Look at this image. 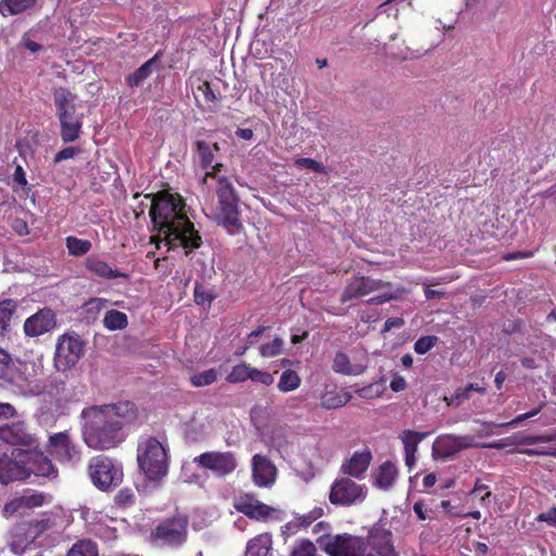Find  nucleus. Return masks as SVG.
<instances>
[{
	"instance_id": "f257e3e1",
	"label": "nucleus",
	"mask_w": 556,
	"mask_h": 556,
	"mask_svg": "<svg viewBox=\"0 0 556 556\" xmlns=\"http://www.w3.org/2000/svg\"><path fill=\"white\" fill-rule=\"evenodd\" d=\"M81 437L92 450L116 447L125 440L124 427L136 418V406L126 401L115 404L89 406L81 410Z\"/></svg>"
},
{
	"instance_id": "f03ea898",
	"label": "nucleus",
	"mask_w": 556,
	"mask_h": 556,
	"mask_svg": "<svg viewBox=\"0 0 556 556\" xmlns=\"http://www.w3.org/2000/svg\"><path fill=\"white\" fill-rule=\"evenodd\" d=\"M185 207L179 194L161 191L152 197L149 214L153 228L164 233L167 243L181 245L188 255L201 247L202 238L186 215Z\"/></svg>"
},
{
	"instance_id": "7ed1b4c3",
	"label": "nucleus",
	"mask_w": 556,
	"mask_h": 556,
	"mask_svg": "<svg viewBox=\"0 0 556 556\" xmlns=\"http://www.w3.org/2000/svg\"><path fill=\"white\" fill-rule=\"evenodd\" d=\"M56 115L60 121V136L64 143H72L79 139L84 114L76 111V96L68 89L60 87L53 92Z\"/></svg>"
},
{
	"instance_id": "20e7f679",
	"label": "nucleus",
	"mask_w": 556,
	"mask_h": 556,
	"mask_svg": "<svg viewBox=\"0 0 556 556\" xmlns=\"http://www.w3.org/2000/svg\"><path fill=\"white\" fill-rule=\"evenodd\" d=\"M139 469L150 481H160L168 473V454L154 437L140 442L137 448Z\"/></svg>"
},
{
	"instance_id": "39448f33",
	"label": "nucleus",
	"mask_w": 556,
	"mask_h": 556,
	"mask_svg": "<svg viewBox=\"0 0 556 556\" xmlns=\"http://www.w3.org/2000/svg\"><path fill=\"white\" fill-rule=\"evenodd\" d=\"M216 195V217L219 223L230 235L242 232L244 227L240 220L239 197L227 177L218 178Z\"/></svg>"
},
{
	"instance_id": "423d86ee",
	"label": "nucleus",
	"mask_w": 556,
	"mask_h": 556,
	"mask_svg": "<svg viewBox=\"0 0 556 556\" xmlns=\"http://www.w3.org/2000/svg\"><path fill=\"white\" fill-rule=\"evenodd\" d=\"M152 535L163 545L178 548L188 540L189 517L184 514H177L165 518L159 522L152 531Z\"/></svg>"
},
{
	"instance_id": "0eeeda50",
	"label": "nucleus",
	"mask_w": 556,
	"mask_h": 556,
	"mask_svg": "<svg viewBox=\"0 0 556 556\" xmlns=\"http://www.w3.org/2000/svg\"><path fill=\"white\" fill-rule=\"evenodd\" d=\"M88 472L92 483L101 491H108L122 482L123 469L113 459L105 455H98L90 459Z\"/></svg>"
},
{
	"instance_id": "6e6552de",
	"label": "nucleus",
	"mask_w": 556,
	"mask_h": 556,
	"mask_svg": "<svg viewBox=\"0 0 556 556\" xmlns=\"http://www.w3.org/2000/svg\"><path fill=\"white\" fill-rule=\"evenodd\" d=\"M358 556H400L392 541V532L383 527H374L362 538Z\"/></svg>"
},
{
	"instance_id": "1a4fd4ad",
	"label": "nucleus",
	"mask_w": 556,
	"mask_h": 556,
	"mask_svg": "<svg viewBox=\"0 0 556 556\" xmlns=\"http://www.w3.org/2000/svg\"><path fill=\"white\" fill-rule=\"evenodd\" d=\"M193 463L200 468L211 471L215 477L225 478L231 475L237 466V457L233 452L208 451L193 458Z\"/></svg>"
},
{
	"instance_id": "9d476101",
	"label": "nucleus",
	"mask_w": 556,
	"mask_h": 556,
	"mask_svg": "<svg viewBox=\"0 0 556 556\" xmlns=\"http://www.w3.org/2000/svg\"><path fill=\"white\" fill-rule=\"evenodd\" d=\"M84 350L85 343L78 334H62L56 343L55 367L62 371L71 369L84 355Z\"/></svg>"
},
{
	"instance_id": "9b49d317",
	"label": "nucleus",
	"mask_w": 556,
	"mask_h": 556,
	"mask_svg": "<svg viewBox=\"0 0 556 556\" xmlns=\"http://www.w3.org/2000/svg\"><path fill=\"white\" fill-rule=\"evenodd\" d=\"M23 465L26 469L27 479L31 476L47 481H53L59 477V470L52 460L40 451L22 448Z\"/></svg>"
},
{
	"instance_id": "f8f14e48",
	"label": "nucleus",
	"mask_w": 556,
	"mask_h": 556,
	"mask_svg": "<svg viewBox=\"0 0 556 556\" xmlns=\"http://www.w3.org/2000/svg\"><path fill=\"white\" fill-rule=\"evenodd\" d=\"M367 489L350 478L337 479L329 492V501L333 505L351 506L365 500Z\"/></svg>"
},
{
	"instance_id": "ddd939ff",
	"label": "nucleus",
	"mask_w": 556,
	"mask_h": 556,
	"mask_svg": "<svg viewBox=\"0 0 556 556\" xmlns=\"http://www.w3.org/2000/svg\"><path fill=\"white\" fill-rule=\"evenodd\" d=\"M317 543L329 556H358L359 543L362 536H354L349 533L330 535L328 533L320 535Z\"/></svg>"
},
{
	"instance_id": "4468645a",
	"label": "nucleus",
	"mask_w": 556,
	"mask_h": 556,
	"mask_svg": "<svg viewBox=\"0 0 556 556\" xmlns=\"http://www.w3.org/2000/svg\"><path fill=\"white\" fill-rule=\"evenodd\" d=\"M47 452L60 463H76L81 458L80 447L68 431L53 433L48 439Z\"/></svg>"
},
{
	"instance_id": "2eb2a0df",
	"label": "nucleus",
	"mask_w": 556,
	"mask_h": 556,
	"mask_svg": "<svg viewBox=\"0 0 556 556\" xmlns=\"http://www.w3.org/2000/svg\"><path fill=\"white\" fill-rule=\"evenodd\" d=\"M390 286V282H386L380 279H372L366 276H355L349 279L340 298V302L344 304L353 299L365 296L371 292L389 288Z\"/></svg>"
},
{
	"instance_id": "dca6fc26",
	"label": "nucleus",
	"mask_w": 556,
	"mask_h": 556,
	"mask_svg": "<svg viewBox=\"0 0 556 556\" xmlns=\"http://www.w3.org/2000/svg\"><path fill=\"white\" fill-rule=\"evenodd\" d=\"M22 448L12 450L11 454L0 455V484L8 485L14 481L27 480V471L23 465Z\"/></svg>"
},
{
	"instance_id": "f3484780",
	"label": "nucleus",
	"mask_w": 556,
	"mask_h": 556,
	"mask_svg": "<svg viewBox=\"0 0 556 556\" xmlns=\"http://www.w3.org/2000/svg\"><path fill=\"white\" fill-rule=\"evenodd\" d=\"M0 441L12 446L31 447L36 439L25 421H12L0 425Z\"/></svg>"
},
{
	"instance_id": "a211bd4d",
	"label": "nucleus",
	"mask_w": 556,
	"mask_h": 556,
	"mask_svg": "<svg viewBox=\"0 0 556 556\" xmlns=\"http://www.w3.org/2000/svg\"><path fill=\"white\" fill-rule=\"evenodd\" d=\"M55 326L56 315L54 311L43 307L26 318L23 329L26 337L35 338L50 332Z\"/></svg>"
},
{
	"instance_id": "6ab92c4d",
	"label": "nucleus",
	"mask_w": 556,
	"mask_h": 556,
	"mask_svg": "<svg viewBox=\"0 0 556 556\" xmlns=\"http://www.w3.org/2000/svg\"><path fill=\"white\" fill-rule=\"evenodd\" d=\"M277 475L276 466L266 457L256 454L252 458V478L257 486H270Z\"/></svg>"
},
{
	"instance_id": "aec40b11",
	"label": "nucleus",
	"mask_w": 556,
	"mask_h": 556,
	"mask_svg": "<svg viewBox=\"0 0 556 556\" xmlns=\"http://www.w3.org/2000/svg\"><path fill=\"white\" fill-rule=\"evenodd\" d=\"M371 458L372 457L369 450L355 452L350 459L343 463L341 470L345 475L361 478L368 469Z\"/></svg>"
},
{
	"instance_id": "412c9836",
	"label": "nucleus",
	"mask_w": 556,
	"mask_h": 556,
	"mask_svg": "<svg viewBox=\"0 0 556 556\" xmlns=\"http://www.w3.org/2000/svg\"><path fill=\"white\" fill-rule=\"evenodd\" d=\"M352 399V394L344 389L326 387L320 395V406L325 409H337L345 406Z\"/></svg>"
},
{
	"instance_id": "4be33fe9",
	"label": "nucleus",
	"mask_w": 556,
	"mask_h": 556,
	"mask_svg": "<svg viewBox=\"0 0 556 556\" xmlns=\"http://www.w3.org/2000/svg\"><path fill=\"white\" fill-rule=\"evenodd\" d=\"M85 266L88 271L92 275L102 278V279H115V278H124L128 279V275L122 273L116 268H112L106 262L96 257L89 256L85 261Z\"/></svg>"
},
{
	"instance_id": "5701e85b",
	"label": "nucleus",
	"mask_w": 556,
	"mask_h": 556,
	"mask_svg": "<svg viewBox=\"0 0 556 556\" xmlns=\"http://www.w3.org/2000/svg\"><path fill=\"white\" fill-rule=\"evenodd\" d=\"M237 509L249 518L264 519L270 515L273 508L252 496L242 497Z\"/></svg>"
},
{
	"instance_id": "b1692460",
	"label": "nucleus",
	"mask_w": 556,
	"mask_h": 556,
	"mask_svg": "<svg viewBox=\"0 0 556 556\" xmlns=\"http://www.w3.org/2000/svg\"><path fill=\"white\" fill-rule=\"evenodd\" d=\"M471 392L484 394L486 388L484 383H468L466 387L457 388L451 395H445L443 401L447 406L459 407L465 401L471 397Z\"/></svg>"
},
{
	"instance_id": "393cba45",
	"label": "nucleus",
	"mask_w": 556,
	"mask_h": 556,
	"mask_svg": "<svg viewBox=\"0 0 556 556\" xmlns=\"http://www.w3.org/2000/svg\"><path fill=\"white\" fill-rule=\"evenodd\" d=\"M332 369L345 376H359L365 371L366 367L362 364H351L349 356L339 351L334 355Z\"/></svg>"
},
{
	"instance_id": "a878e982",
	"label": "nucleus",
	"mask_w": 556,
	"mask_h": 556,
	"mask_svg": "<svg viewBox=\"0 0 556 556\" xmlns=\"http://www.w3.org/2000/svg\"><path fill=\"white\" fill-rule=\"evenodd\" d=\"M161 52L155 53L151 59L146 61L134 73L126 77V84L130 87L140 86L153 72V66L157 63Z\"/></svg>"
},
{
	"instance_id": "bb28decb",
	"label": "nucleus",
	"mask_w": 556,
	"mask_h": 556,
	"mask_svg": "<svg viewBox=\"0 0 556 556\" xmlns=\"http://www.w3.org/2000/svg\"><path fill=\"white\" fill-rule=\"evenodd\" d=\"M270 548L271 536L263 533L248 542L245 556H267Z\"/></svg>"
},
{
	"instance_id": "cd10ccee",
	"label": "nucleus",
	"mask_w": 556,
	"mask_h": 556,
	"mask_svg": "<svg viewBox=\"0 0 556 556\" xmlns=\"http://www.w3.org/2000/svg\"><path fill=\"white\" fill-rule=\"evenodd\" d=\"M17 311V302L13 299L0 301V336L9 332L13 316Z\"/></svg>"
},
{
	"instance_id": "c85d7f7f",
	"label": "nucleus",
	"mask_w": 556,
	"mask_h": 556,
	"mask_svg": "<svg viewBox=\"0 0 556 556\" xmlns=\"http://www.w3.org/2000/svg\"><path fill=\"white\" fill-rule=\"evenodd\" d=\"M397 476V469L392 462H384L376 475V485L380 489H389L393 485Z\"/></svg>"
},
{
	"instance_id": "c756f323",
	"label": "nucleus",
	"mask_w": 556,
	"mask_h": 556,
	"mask_svg": "<svg viewBox=\"0 0 556 556\" xmlns=\"http://www.w3.org/2000/svg\"><path fill=\"white\" fill-rule=\"evenodd\" d=\"M193 150L198 156L199 165L203 169H208L214 163L215 155L213 153V147L205 140H195L193 142Z\"/></svg>"
},
{
	"instance_id": "7c9ffc66",
	"label": "nucleus",
	"mask_w": 556,
	"mask_h": 556,
	"mask_svg": "<svg viewBox=\"0 0 556 556\" xmlns=\"http://www.w3.org/2000/svg\"><path fill=\"white\" fill-rule=\"evenodd\" d=\"M37 0H1L0 13L3 16L20 14L35 5Z\"/></svg>"
},
{
	"instance_id": "2f4dec72",
	"label": "nucleus",
	"mask_w": 556,
	"mask_h": 556,
	"mask_svg": "<svg viewBox=\"0 0 556 556\" xmlns=\"http://www.w3.org/2000/svg\"><path fill=\"white\" fill-rule=\"evenodd\" d=\"M103 325L108 330H123L128 326V317L117 309H110L105 313Z\"/></svg>"
},
{
	"instance_id": "473e14b6",
	"label": "nucleus",
	"mask_w": 556,
	"mask_h": 556,
	"mask_svg": "<svg viewBox=\"0 0 556 556\" xmlns=\"http://www.w3.org/2000/svg\"><path fill=\"white\" fill-rule=\"evenodd\" d=\"M41 36L38 29H30L26 31L18 43V47L28 50L30 53H38L43 50L41 43Z\"/></svg>"
},
{
	"instance_id": "72a5a7b5",
	"label": "nucleus",
	"mask_w": 556,
	"mask_h": 556,
	"mask_svg": "<svg viewBox=\"0 0 556 556\" xmlns=\"http://www.w3.org/2000/svg\"><path fill=\"white\" fill-rule=\"evenodd\" d=\"M65 244H66L68 254L72 256L86 255L92 248L91 241H89L87 239H79L75 236L66 237Z\"/></svg>"
},
{
	"instance_id": "f704fd0d",
	"label": "nucleus",
	"mask_w": 556,
	"mask_h": 556,
	"mask_svg": "<svg viewBox=\"0 0 556 556\" xmlns=\"http://www.w3.org/2000/svg\"><path fill=\"white\" fill-rule=\"evenodd\" d=\"M428 435V432H417L414 430H404L400 439L404 445L405 453H416L419 443Z\"/></svg>"
},
{
	"instance_id": "c9c22d12",
	"label": "nucleus",
	"mask_w": 556,
	"mask_h": 556,
	"mask_svg": "<svg viewBox=\"0 0 556 556\" xmlns=\"http://www.w3.org/2000/svg\"><path fill=\"white\" fill-rule=\"evenodd\" d=\"M444 441H446L450 446V450L446 452L448 455L476 446L472 435H447Z\"/></svg>"
},
{
	"instance_id": "e433bc0d",
	"label": "nucleus",
	"mask_w": 556,
	"mask_h": 556,
	"mask_svg": "<svg viewBox=\"0 0 556 556\" xmlns=\"http://www.w3.org/2000/svg\"><path fill=\"white\" fill-rule=\"evenodd\" d=\"M300 384L301 378L299 374L295 370L287 369L281 374L277 387L281 392L287 393L296 390Z\"/></svg>"
},
{
	"instance_id": "4c0bfd02",
	"label": "nucleus",
	"mask_w": 556,
	"mask_h": 556,
	"mask_svg": "<svg viewBox=\"0 0 556 556\" xmlns=\"http://www.w3.org/2000/svg\"><path fill=\"white\" fill-rule=\"evenodd\" d=\"M469 495L473 498H478L482 507H489L492 492L490 486L485 484L481 478H477L475 480L473 488L469 492Z\"/></svg>"
},
{
	"instance_id": "58836bf2",
	"label": "nucleus",
	"mask_w": 556,
	"mask_h": 556,
	"mask_svg": "<svg viewBox=\"0 0 556 556\" xmlns=\"http://www.w3.org/2000/svg\"><path fill=\"white\" fill-rule=\"evenodd\" d=\"M67 556H98V546L91 540H80L73 545Z\"/></svg>"
},
{
	"instance_id": "ea45409f",
	"label": "nucleus",
	"mask_w": 556,
	"mask_h": 556,
	"mask_svg": "<svg viewBox=\"0 0 556 556\" xmlns=\"http://www.w3.org/2000/svg\"><path fill=\"white\" fill-rule=\"evenodd\" d=\"M252 367L247 363H241L232 367V370L226 377L230 383H240L250 380Z\"/></svg>"
},
{
	"instance_id": "a19ab883",
	"label": "nucleus",
	"mask_w": 556,
	"mask_h": 556,
	"mask_svg": "<svg viewBox=\"0 0 556 556\" xmlns=\"http://www.w3.org/2000/svg\"><path fill=\"white\" fill-rule=\"evenodd\" d=\"M217 380V371L214 368L194 374L190 378V383L193 387L200 388L210 386Z\"/></svg>"
},
{
	"instance_id": "79ce46f5",
	"label": "nucleus",
	"mask_w": 556,
	"mask_h": 556,
	"mask_svg": "<svg viewBox=\"0 0 556 556\" xmlns=\"http://www.w3.org/2000/svg\"><path fill=\"white\" fill-rule=\"evenodd\" d=\"M283 344V340L276 337L271 342L264 343L260 346V354L265 358L275 357L281 354Z\"/></svg>"
},
{
	"instance_id": "37998d69",
	"label": "nucleus",
	"mask_w": 556,
	"mask_h": 556,
	"mask_svg": "<svg viewBox=\"0 0 556 556\" xmlns=\"http://www.w3.org/2000/svg\"><path fill=\"white\" fill-rule=\"evenodd\" d=\"M24 509L41 507L46 502V494L42 492H29L21 495Z\"/></svg>"
},
{
	"instance_id": "c03bdc74",
	"label": "nucleus",
	"mask_w": 556,
	"mask_h": 556,
	"mask_svg": "<svg viewBox=\"0 0 556 556\" xmlns=\"http://www.w3.org/2000/svg\"><path fill=\"white\" fill-rule=\"evenodd\" d=\"M114 502L123 509L131 507L136 503V494L131 489L123 488L115 494Z\"/></svg>"
},
{
	"instance_id": "a18cd8bd",
	"label": "nucleus",
	"mask_w": 556,
	"mask_h": 556,
	"mask_svg": "<svg viewBox=\"0 0 556 556\" xmlns=\"http://www.w3.org/2000/svg\"><path fill=\"white\" fill-rule=\"evenodd\" d=\"M544 406H545V403L541 402L534 409H532L528 413L518 415L516 418H514L513 420H510L508 422H504V424H500V425L494 424V422H485V425H488L489 427H514L531 417L536 416L542 410V408Z\"/></svg>"
},
{
	"instance_id": "49530a36",
	"label": "nucleus",
	"mask_w": 556,
	"mask_h": 556,
	"mask_svg": "<svg viewBox=\"0 0 556 556\" xmlns=\"http://www.w3.org/2000/svg\"><path fill=\"white\" fill-rule=\"evenodd\" d=\"M193 296L194 302L203 307H210L213 300L215 299V295L212 292L207 291L202 285L198 282L194 286Z\"/></svg>"
},
{
	"instance_id": "de8ad7c7",
	"label": "nucleus",
	"mask_w": 556,
	"mask_h": 556,
	"mask_svg": "<svg viewBox=\"0 0 556 556\" xmlns=\"http://www.w3.org/2000/svg\"><path fill=\"white\" fill-rule=\"evenodd\" d=\"M316 551V546L312 541L303 539L294 545L290 556H315Z\"/></svg>"
},
{
	"instance_id": "09e8293b",
	"label": "nucleus",
	"mask_w": 556,
	"mask_h": 556,
	"mask_svg": "<svg viewBox=\"0 0 556 556\" xmlns=\"http://www.w3.org/2000/svg\"><path fill=\"white\" fill-rule=\"evenodd\" d=\"M323 515H324V509L321 507H314L308 513L303 514L300 517L295 518L296 519L295 527L306 528V527L311 526L314 521L319 519Z\"/></svg>"
},
{
	"instance_id": "8fccbe9b",
	"label": "nucleus",
	"mask_w": 556,
	"mask_h": 556,
	"mask_svg": "<svg viewBox=\"0 0 556 556\" xmlns=\"http://www.w3.org/2000/svg\"><path fill=\"white\" fill-rule=\"evenodd\" d=\"M438 342V338L435 336H425L419 338L415 344L414 350L417 354L424 355L428 353Z\"/></svg>"
},
{
	"instance_id": "3c124183",
	"label": "nucleus",
	"mask_w": 556,
	"mask_h": 556,
	"mask_svg": "<svg viewBox=\"0 0 556 556\" xmlns=\"http://www.w3.org/2000/svg\"><path fill=\"white\" fill-rule=\"evenodd\" d=\"M294 165L300 168H307L315 173H326L325 166L311 157H298L294 160Z\"/></svg>"
},
{
	"instance_id": "603ef678",
	"label": "nucleus",
	"mask_w": 556,
	"mask_h": 556,
	"mask_svg": "<svg viewBox=\"0 0 556 556\" xmlns=\"http://www.w3.org/2000/svg\"><path fill=\"white\" fill-rule=\"evenodd\" d=\"M198 91L201 92L204 97V100L206 103H213V104H217L220 100V94L219 93H216L211 84L206 80L202 81L199 86H198Z\"/></svg>"
},
{
	"instance_id": "864d4df0",
	"label": "nucleus",
	"mask_w": 556,
	"mask_h": 556,
	"mask_svg": "<svg viewBox=\"0 0 556 556\" xmlns=\"http://www.w3.org/2000/svg\"><path fill=\"white\" fill-rule=\"evenodd\" d=\"M520 453L528 455V456H554V457H556V445L523 448V450H520Z\"/></svg>"
},
{
	"instance_id": "5fc2aeb1",
	"label": "nucleus",
	"mask_w": 556,
	"mask_h": 556,
	"mask_svg": "<svg viewBox=\"0 0 556 556\" xmlns=\"http://www.w3.org/2000/svg\"><path fill=\"white\" fill-rule=\"evenodd\" d=\"M108 302L109 301L106 299L91 298L85 303L84 306L87 314L96 316L102 308L106 306Z\"/></svg>"
},
{
	"instance_id": "6e6d98bb",
	"label": "nucleus",
	"mask_w": 556,
	"mask_h": 556,
	"mask_svg": "<svg viewBox=\"0 0 556 556\" xmlns=\"http://www.w3.org/2000/svg\"><path fill=\"white\" fill-rule=\"evenodd\" d=\"M250 380L258 382L264 386H270L274 382V377L267 371H262L257 368L252 367Z\"/></svg>"
},
{
	"instance_id": "4d7b16f0",
	"label": "nucleus",
	"mask_w": 556,
	"mask_h": 556,
	"mask_svg": "<svg viewBox=\"0 0 556 556\" xmlns=\"http://www.w3.org/2000/svg\"><path fill=\"white\" fill-rule=\"evenodd\" d=\"M12 367V358L10 354L0 349V379H7Z\"/></svg>"
},
{
	"instance_id": "13d9d810",
	"label": "nucleus",
	"mask_w": 556,
	"mask_h": 556,
	"mask_svg": "<svg viewBox=\"0 0 556 556\" xmlns=\"http://www.w3.org/2000/svg\"><path fill=\"white\" fill-rule=\"evenodd\" d=\"M21 510H24L23 502L21 496H16L4 504L3 515L10 517L20 513Z\"/></svg>"
},
{
	"instance_id": "bf43d9fd",
	"label": "nucleus",
	"mask_w": 556,
	"mask_h": 556,
	"mask_svg": "<svg viewBox=\"0 0 556 556\" xmlns=\"http://www.w3.org/2000/svg\"><path fill=\"white\" fill-rule=\"evenodd\" d=\"M556 440V433L554 434H539V435H526L520 440V444H536L542 442H553Z\"/></svg>"
},
{
	"instance_id": "052dcab7",
	"label": "nucleus",
	"mask_w": 556,
	"mask_h": 556,
	"mask_svg": "<svg viewBox=\"0 0 556 556\" xmlns=\"http://www.w3.org/2000/svg\"><path fill=\"white\" fill-rule=\"evenodd\" d=\"M80 149L77 148V147H67V148H64L63 150L59 151L55 155H54V163H60L62 161H65V160H68V159H73L74 156H76L77 154L80 153Z\"/></svg>"
},
{
	"instance_id": "680f3d73",
	"label": "nucleus",
	"mask_w": 556,
	"mask_h": 556,
	"mask_svg": "<svg viewBox=\"0 0 556 556\" xmlns=\"http://www.w3.org/2000/svg\"><path fill=\"white\" fill-rule=\"evenodd\" d=\"M13 181L25 189L28 186L26 179V173L21 165H16L15 170L13 173Z\"/></svg>"
},
{
	"instance_id": "e2e57ef3",
	"label": "nucleus",
	"mask_w": 556,
	"mask_h": 556,
	"mask_svg": "<svg viewBox=\"0 0 556 556\" xmlns=\"http://www.w3.org/2000/svg\"><path fill=\"white\" fill-rule=\"evenodd\" d=\"M534 253L532 251H520V252H510L505 253L502 256V260L504 261H514L519 258H529L532 257Z\"/></svg>"
},
{
	"instance_id": "0e129e2a",
	"label": "nucleus",
	"mask_w": 556,
	"mask_h": 556,
	"mask_svg": "<svg viewBox=\"0 0 556 556\" xmlns=\"http://www.w3.org/2000/svg\"><path fill=\"white\" fill-rule=\"evenodd\" d=\"M539 521L547 522L551 526H556V507L548 509L546 513H542L536 518Z\"/></svg>"
},
{
	"instance_id": "69168bd1",
	"label": "nucleus",
	"mask_w": 556,
	"mask_h": 556,
	"mask_svg": "<svg viewBox=\"0 0 556 556\" xmlns=\"http://www.w3.org/2000/svg\"><path fill=\"white\" fill-rule=\"evenodd\" d=\"M268 327H264V326H260L257 327L255 330H253L252 332H250L247 337V345L248 346H252L254 345L257 341H258V338L265 332V330L267 329Z\"/></svg>"
},
{
	"instance_id": "338daca9",
	"label": "nucleus",
	"mask_w": 556,
	"mask_h": 556,
	"mask_svg": "<svg viewBox=\"0 0 556 556\" xmlns=\"http://www.w3.org/2000/svg\"><path fill=\"white\" fill-rule=\"evenodd\" d=\"M406 381L402 376H394L390 382V388L394 392H400L406 389Z\"/></svg>"
},
{
	"instance_id": "774afa93",
	"label": "nucleus",
	"mask_w": 556,
	"mask_h": 556,
	"mask_svg": "<svg viewBox=\"0 0 556 556\" xmlns=\"http://www.w3.org/2000/svg\"><path fill=\"white\" fill-rule=\"evenodd\" d=\"M414 513L417 515L419 520L427 519V507L424 501H417L413 506Z\"/></svg>"
}]
</instances>
